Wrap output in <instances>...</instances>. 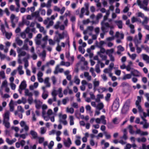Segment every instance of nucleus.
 <instances>
[{
  "mask_svg": "<svg viewBox=\"0 0 149 149\" xmlns=\"http://www.w3.org/2000/svg\"><path fill=\"white\" fill-rule=\"evenodd\" d=\"M148 0H143L141 2L140 0H137L136 3L140 8L143 9L145 11H147L148 10Z\"/></svg>",
  "mask_w": 149,
  "mask_h": 149,
  "instance_id": "f257e3e1",
  "label": "nucleus"
},
{
  "mask_svg": "<svg viewBox=\"0 0 149 149\" xmlns=\"http://www.w3.org/2000/svg\"><path fill=\"white\" fill-rule=\"evenodd\" d=\"M68 21L67 19H66L64 22V25L62 24L60 25L61 22L59 21H57L54 26V27L56 29L59 28L61 30H64L65 29V26H68Z\"/></svg>",
  "mask_w": 149,
  "mask_h": 149,
  "instance_id": "f03ea898",
  "label": "nucleus"
},
{
  "mask_svg": "<svg viewBox=\"0 0 149 149\" xmlns=\"http://www.w3.org/2000/svg\"><path fill=\"white\" fill-rule=\"evenodd\" d=\"M101 29L102 32L104 33H107L109 31L108 28H109L111 29H112L114 28L113 26H110L108 22L104 23L103 22H101Z\"/></svg>",
  "mask_w": 149,
  "mask_h": 149,
  "instance_id": "7ed1b4c3",
  "label": "nucleus"
},
{
  "mask_svg": "<svg viewBox=\"0 0 149 149\" xmlns=\"http://www.w3.org/2000/svg\"><path fill=\"white\" fill-rule=\"evenodd\" d=\"M58 116L59 118V122L63 123L64 125H67L68 124V122L66 120L67 118V115L66 114L63 115L61 113H59Z\"/></svg>",
  "mask_w": 149,
  "mask_h": 149,
  "instance_id": "20e7f679",
  "label": "nucleus"
},
{
  "mask_svg": "<svg viewBox=\"0 0 149 149\" xmlns=\"http://www.w3.org/2000/svg\"><path fill=\"white\" fill-rule=\"evenodd\" d=\"M142 35L140 32H139L138 34V37L137 35H136L133 40L135 46L139 45L141 42V38Z\"/></svg>",
  "mask_w": 149,
  "mask_h": 149,
  "instance_id": "39448f33",
  "label": "nucleus"
},
{
  "mask_svg": "<svg viewBox=\"0 0 149 149\" xmlns=\"http://www.w3.org/2000/svg\"><path fill=\"white\" fill-rule=\"evenodd\" d=\"M119 107V100L118 98H116L114 101L112 107V109L113 112L117 111Z\"/></svg>",
  "mask_w": 149,
  "mask_h": 149,
  "instance_id": "423d86ee",
  "label": "nucleus"
},
{
  "mask_svg": "<svg viewBox=\"0 0 149 149\" xmlns=\"http://www.w3.org/2000/svg\"><path fill=\"white\" fill-rule=\"evenodd\" d=\"M10 19L12 24L11 26L14 28L15 26V23H17L18 20V18L13 14H12L10 17Z\"/></svg>",
  "mask_w": 149,
  "mask_h": 149,
  "instance_id": "0eeeda50",
  "label": "nucleus"
},
{
  "mask_svg": "<svg viewBox=\"0 0 149 149\" xmlns=\"http://www.w3.org/2000/svg\"><path fill=\"white\" fill-rule=\"evenodd\" d=\"M1 31L3 34H5V36L7 38L10 39L12 35V33H8L6 32L5 30V27L3 24H1Z\"/></svg>",
  "mask_w": 149,
  "mask_h": 149,
  "instance_id": "6e6552de",
  "label": "nucleus"
},
{
  "mask_svg": "<svg viewBox=\"0 0 149 149\" xmlns=\"http://www.w3.org/2000/svg\"><path fill=\"white\" fill-rule=\"evenodd\" d=\"M20 125L22 129L24 130L26 132L29 130V127L26 123V122L24 121H22L20 123Z\"/></svg>",
  "mask_w": 149,
  "mask_h": 149,
  "instance_id": "1a4fd4ad",
  "label": "nucleus"
},
{
  "mask_svg": "<svg viewBox=\"0 0 149 149\" xmlns=\"http://www.w3.org/2000/svg\"><path fill=\"white\" fill-rule=\"evenodd\" d=\"M141 97L139 96L137 97V100L136 101L135 104L139 110L140 111H142L141 107L140 105V103L141 102Z\"/></svg>",
  "mask_w": 149,
  "mask_h": 149,
  "instance_id": "9d476101",
  "label": "nucleus"
},
{
  "mask_svg": "<svg viewBox=\"0 0 149 149\" xmlns=\"http://www.w3.org/2000/svg\"><path fill=\"white\" fill-rule=\"evenodd\" d=\"M65 9V8L64 7H62L61 9L57 6H54L53 8V10L54 11L60 12V13L61 15L63 14L64 12Z\"/></svg>",
  "mask_w": 149,
  "mask_h": 149,
  "instance_id": "9b49d317",
  "label": "nucleus"
},
{
  "mask_svg": "<svg viewBox=\"0 0 149 149\" xmlns=\"http://www.w3.org/2000/svg\"><path fill=\"white\" fill-rule=\"evenodd\" d=\"M93 90L95 91L96 90V88L98 87L100 84V81L97 79L95 78L93 81Z\"/></svg>",
  "mask_w": 149,
  "mask_h": 149,
  "instance_id": "f8f14e48",
  "label": "nucleus"
},
{
  "mask_svg": "<svg viewBox=\"0 0 149 149\" xmlns=\"http://www.w3.org/2000/svg\"><path fill=\"white\" fill-rule=\"evenodd\" d=\"M36 27L39 29V31L40 32L46 35L47 31L45 30L44 28L41 26L40 24L38 23H36Z\"/></svg>",
  "mask_w": 149,
  "mask_h": 149,
  "instance_id": "ddd939ff",
  "label": "nucleus"
},
{
  "mask_svg": "<svg viewBox=\"0 0 149 149\" xmlns=\"http://www.w3.org/2000/svg\"><path fill=\"white\" fill-rule=\"evenodd\" d=\"M64 145L65 147L69 148L72 144V142L70 138H67V140L64 139L63 141Z\"/></svg>",
  "mask_w": 149,
  "mask_h": 149,
  "instance_id": "4468645a",
  "label": "nucleus"
},
{
  "mask_svg": "<svg viewBox=\"0 0 149 149\" xmlns=\"http://www.w3.org/2000/svg\"><path fill=\"white\" fill-rule=\"evenodd\" d=\"M22 49H20L18 47L17 49V52L18 54V56L20 58L22 56H24L26 54V53L24 51L22 50Z\"/></svg>",
  "mask_w": 149,
  "mask_h": 149,
  "instance_id": "2eb2a0df",
  "label": "nucleus"
},
{
  "mask_svg": "<svg viewBox=\"0 0 149 149\" xmlns=\"http://www.w3.org/2000/svg\"><path fill=\"white\" fill-rule=\"evenodd\" d=\"M59 66V65H57L56 67L55 70L54 72V74H56L58 72L61 73L63 72V69L62 68H60Z\"/></svg>",
  "mask_w": 149,
  "mask_h": 149,
  "instance_id": "dca6fc26",
  "label": "nucleus"
},
{
  "mask_svg": "<svg viewBox=\"0 0 149 149\" xmlns=\"http://www.w3.org/2000/svg\"><path fill=\"white\" fill-rule=\"evenodd\" d=\"M10 112L9 111H6L3 115V121L9 120Z\"/></svg>",
  "mask_w": 149,
  "mask_h": 149,
  "instance_id": "f3484780",
  "label": "nucleus"
},
{
  "mask_svg": "<svg viewBox=\"0 0 149 149\" xmlns=\"http://www.w3.org/2000/svg\"><path fill=\"white\" fill-rule=\"evenodd\" d=\"M132 62L130 61L128 62V64L126 66V70L127 71H130L132 70L133 69L132 68Z\"/></svg>",
  "mask_w": 149,
  "mask_h": 149,
  "instance_id": "a211bd4d",
  "label": "nucleus"
},
{
  "mask_svg": "<svg viewBox=\"0 0 149 149\" xmlns=\"http://www.w3.org/2000/svg\"><path fill=\"white\" fill-rule=\"evenodd\" d=\"M27 85L26 83V81L25 80L23 81L20 84L19 88H21L24 90L26 89Z\"/></svg>",
  "mask_w": 149,
  "mask_h": 149,
  "instance_id": "6ab92c4d",
  "label": "nucleus"
},
{
  "mask_svg": "<svg viewBox=\"0 0 149 149\" xmlns=\"http://www.w3.org/2000/svg\"><path fill=\"white\" fill-rule=\"evenodd\" d=\"M131 74L132 75L134 76L139 77V72L137 70L134 69L131 71Z\"/></svg>",
  "mask_w": 149,
  "mask_h": 149,
  "instance_id": "aec40b11",
  "label": "nucleus"
},
{
  "mask_svg": "<svg viewBox=\"0 0 149 149\" xmlns=\"http://www.w3.org/2000/svg\"><path fill=\"white\" fill-rule=\"evenodd\" d=\"M30 133L33 139H36L38 138V134L35 131L33 130H31L30 131Z\"/></svg>",
  "mask_w": 149,
  "mask_h": 149,
  "instance_id": "412c9836",
  "label": "nucleus"
},
{
  "mask_svg": "<svg viewBox=\"0 0 149 149\" xmlns=\"http://www.w3.org/2000/svg\"><path fill=\"white\" fill-rule=\"evenodd\" d=\"M119 29H121L123 27L122 22L121 20H116L114 21Z\"/></svg>",
  "mask_w": 149,
  "mask_h": 149,
  "instance_id": "4be33fe9",
  "label": "nucleus"
},
{
  "mask_svg": "<svg viewBox=\"0 0 149 149\" xmlns=\"http://www.w3.org/2000/svg\"><path fill=\"white\" fill-rule=\"evenodd\" d=\"M142 56L143 59L146 61V63H149V56L146 54H143Z\"/></svg>",
  "mask_w": 149,
  "mask_h": 149,
  "instance_id": "5701e85b",
  "label": "nucleus"
},
{
  "mask_svg": "<svg viewBox=\"0 0 149 149\" xmlns=\"http://www.w3.org/2000/svg\"><path fill=\"white\" fill-rule=\"evenodd\" d=\"M23 67L22 65H19L17 68V71L20 75L23 74L24 73V72L22 70Z\"/></svg>",
  "mask_w": 149,
  "mask_h": 149,
  "instance_id": "b1692460",
  "label": "nucleus"
},
{
  "mask_svg": "<svg viewBox=\"0 0 149 149\" xmlns=\"http://www.w3.org/2000/svg\"><path fill=\"white\" fill-rule=\"evenodd\" d=\"M114 51V49L113 48H111L110 49H107L106 51V53L109 56L112 55Z\"/></svg>",
  "mask_w": 149,
  "mask_h": 149,
  "instance_id": "393cba45",
  "label": "nucleus"
},
{
  "mask_svg": "<svg viewBox=\"0 0 149 149\" xmlns=\"http://www.w3.org/2000/svg\"><path fill=\"white\" fill-rule=\"evenodd\" d=\"M49 77L46 78L44 81V84L46 85L47 87H49L51 86L50 83L49 82Z\"/></svg>",
  "mask_w": 149,
  "mask_h": 149,
  "instance_id": "a878e982",
  "label": "nucleus"
},
{
  "mask_svg": "<svg viewBox=\"0 0 149 149\" xmlns=\"http://www.w3.org/2000/svg\"><path fill=\"white\" fill-rule=\"evenodd\" d=\"M6 142L9 145H11L16 141V139L14 138L12 140H10L8 138L6 139Z\"/></svg>",
  "mask_w": 149,
  "mask_h": 149,
  "instance_id": "bb28decb",
  "label": "nucleus"
},
{
  "mask_svg": "<svg viewBox=\"0 0 149 149\" xmlns=\"http://www.w3.org/2000/svg\"><path fill=\"white\" fill-rule=\"evenodd\" d=\"M84 77L86 78L88 81H90L91 80L92 77L89 75L88 72H84Z\"/></svg>",
  "mask_w": 149,
  "mask_h": 149,
  "instance_id": "cd10ccee",
  "label": "nucleus"
},
{
  "mask_svg": "<svg viewBox=\"0 0 149 149\" xmlns=\"http://www.w3.org/2000/svg\"><path fill=\"white\" fill-rule=\"evenodd\" d=\"M99 103L97 105L96 108L99 110H101L104 107V105L103 103L102 102H98Z\"/></svg>",
  "mask_w": 149,
  "mask_h": 149,
  "instance_id": "c85d7f7f",
  "label": "nucleus"
},
{
  "mask_svg": "<svg viewBox=\"0 0 149 149\" xmlns=\"http://www.w3.org/2000/svg\"><path fill=\"white\" fill-rule=\"evenodd\" d=\"M111 71V69L106 68L104 70L103 72L105 73H108L109 76H111V75H112Z\"/></svg>",
  "mask_w": 149,
  "mask_h": 149,
  "instance_id": "c756f323",
  "label": "nucleus"
},
{
  "mask_svg": "<svg viewBox=\"0 0 149 149\" xmlns=\"http://www.w3.org/2000/svg\"><path fill=\"white\" fill-rule=\"evenodd\" d=\"M10 110V111H13L14 110V107L13 105V102L12 100H11L9 104Z\"/></svg>",
  "mask_w": 149,
  "mask_h": 149,
  "instance_id": "7c9ffc66",
  "label": "nucleus"
},
{
  "mask_svg": "<svg viewBox=\"0 0 149 149\" xmlns=\"http://www.w3.org/2000/svg\"><path fill=\"white\" fill-rule=\"evenodd\" d=\"M70 63L69 62H65L63 61H62L60 63V65L65 66L67 67L69 66L70 65Z\"/></svg>",
  "mask_w": 149,
  "mask_h": 149,
  "instance_id": "2f4dec72",
  "label": "nucleus"
},
{
  "mask_svg": "<svg viewBox=\"0 0 149 149\" xmlns=\"http://www.w3.org/2000/svg\"><path fill=\"white\" fill-rule=\"evenodd\" d=\"M89 143L90 145L92 146H95V147L96 148L97 146V142H95L93 139H91L90 140Z\"/></svg>",
  "mask_w": 149,
  "mask_h": 149,
  "instance_id": "473e14b6",
  "label": "nucleus"
},
{
  "mask_svg": "<svg viewBox=\"0 0 149 149\" xmlns=\"http://www.w3.org/2000/svg\"><path fill=\"white\" fill-rule=\"evenodd\" d=\"M103 95L102 94H98L97 95V98L95 99L96 102H99L100 101V99L103 98Z\"/></svg>",
  "mask_w": 149,
  "mask_h": 149,
  "instance_id": "72a5a7b5",
  "label": "nucleus"
},
{
  "mask_svg": "<svg viewBox=\"0 0 149 149\" xmlns=\"http://www.w3.org/2000/svg\"><path fill=\"white\" fill-rule=\"evenodd\" d=\"M3 124L7 129L9 128L10 127V125L9 120L3 121Z\"/></svg>",
  "mask_w": 149,
  "mask_h": 149,
  "instance_id": "f704fd0d",
  "label": "nucleus"
},
{
  "mask_svg": "<svg viewBox=\"0 0 149 149\" xmlns=\"http://www.w3.org/2000/svg\"><path fill=\"white\" fill-rule=\"evenodd\" d=\"M15 41L17 43L19 46L22 45L23 44V41L20 40L19 37H16L15 39Z\"/></svg>",
  "mask_w": 149,
  "mask_h": 149,
  "instance_id": "c9c22d12",
  "label": "nucleus"
},
{
  "mask_svg": "<svg viewBox=\"0 0 149 149\" xmlns=\"http://www.w3.org/2000/svg\"><path fill=\"white\" fill-rule=\"evenodd\" d=\"M34 102L36 104V107L37 109L40 108L41 105L42 104V102L39 100H35Z\"/></svg>",
  "mask_w": 149,
  "mask_h": 149,
  "instance_id": "e433bc0d",
  "label": "nucleus"
},
{
  "mask_svg": "<svg viewBox=\"0 0 149 149\" xmlns=\"http://www.w3.org/2000/svg\"><path fill=\"white\" fill-rule=\"evenodd\" d=\"M38 85V83L37 82L34 83L33 85H31L29 86V89L31 90H33L34 88H37Z\"/></svg>",
  "mask_w": 149,
  "mask_h": 149,
  "instance_id": "4c0bfd02",
  "label": "nucleus"
},
{
  "mask_svg": "<svg viewBox=\"0 0 149 149\" xmlns=\"http://www.w3.org/2000/svg\"><path fill=\"white\" fill-rule=\"evenodd\" d=\"M0 94L1 95V97L3 99H6L9 98L10 97V95L8 94H3L2 91H0Z\"/></svg>",
  "mask_w": 149,
  "mask_h": 149,
  "instance_id": "58836bf2",
  "label": "nucleus"
},
{
  "mask_svg": "<svg viewBox=\"0 0 149 149\" xmlns=\"http://www.w3.org/2000/svg\"><path fill=\"white\" fill-rule=\"evenodd\" d=\"M24 93L26 96H27L29 97H32L33 95L32 93L30 92L28 89H26L25 90Z\"/></svg>",
  "mask_w": 149,
  "mask_h": 149,
  "instance_id": "ea45409f",
  "label": "nucleus"
},
{
  "mask_svg": "<svg viewBox=\"0 0 149 149\" xmlns=\"http://www.w3.org/2000/svg\"><path fill=\"white\" fill-rule=\"evenodd\" d=\"M55 61L54 60H51L50 61L46 63V66L47 67H49L50 65H53L55 64Z\"/></svg>",
  "mask_w": 149,
  "mask_h": 149,
  "instance_id": "a19ab883",
  "label": "nucleus"
},
{
  "mask_svg": "<svg viewBox=\"0 0 149 149\" xmlns=\"http://www.w3.org/2000/svg\"><path fill=\"white\" fill-rule=\"evenodd\" d=\"M132 77L131 74H127L125 75L122 78L123 80H125L127 79H130Z\"/></svg>",
  "mask_w": 149,
  "mask_h": 149,
  "instance_id": "79ce46f5",
  "label": "nucleus"
},
{
  "mask_svg": "<svg viewBox=\"0 0 149 149\" xmlns=\"http://www.w3.org/2000/svg\"><path fill=\"white\" fill-rule=\"evenodd\" d=\"M66 112L68 113L72 114L74 112V109L72 108L67 107L66 108Z\"/></svg>",
  "mask_w": 149,
  "mask_h": 149,
  "instance_id": "37998d69",
  "label": "nucleus"
},
{
  "mask_svg": "<svg viewBox=\"0 0 149 149\" xmlns=\"http://www.w3.org/2000/svg\"><path fill=\"white\" fill-rule=\"evenodd\" d=\"M112 121L113 123L114 124H119L120 121V119L117 117H116L114 118L112 120Z\"/></svg>",
  "mask_w": 149,
  "mask_h": 149,
  "instance_id": "c03bdc74",
  "label": "nucleus"
},
{
  "mask_svg": "<svg viewBox=\"0 0 149 149\" xmlns=\"http://www.w3.org/2000/svg\"><path fill=\"white\" fill-rule=\"evenodd\" d=\"M127 54L133 60H134L137 56L136 54H133L131 55L129 52H127Z\"/></svg>",
  "mask_w": 149,
  "mask_h": 149,
  "instance_id": "a18cd8bd",
  "label": "nucleus"
},
{
  "mask_svg": "<svg viewBox=\"0 0 149 149\" xmlns=\"http://www.w3.org/2000/svg\"><path fill=\"white\" fill-rule=\"evenodd\" d=\"M100 121L104 125H105L106 124V121L105 120V117L104 116H102L100 117Z\"/></svg>",
  "mask_w": 149,
  "mask_h": 149,
  "instance_id": "49530a36",
  "label": "nucleus"
},
{
  "mask_svg": "<svg viewBox=\"0 0 149 149\" xmlns=\"http://www.w3.org/2000/svg\"><path fill=\"white\" fill-rule=\"evenodd\" d=\"M70 120V125H73L74 124V117L73 116H69Z\"/></svg>",
  "mask_w": 149,
  "mask_h": 149,
  "instance_id": "de8ad7c7",
  "label": "nucleus"
},
{
  "mask_svg": "<svg viewBox=\"0 0 149 149\" xmlns=\"http://www.w3.org/2000/svg\"><path fill=\"white\" fill-rule=\"evenodd\" d=\"M129 107L126 106L124 105L123 106L122 109V111L123 113H125L129 110Z\"/></svg>",
  "mask_w": 149,
  "mask_h": 149,
  "instance_id": "09e8293b",
  "label": "nucleus"
},
{
  "mask_svg": "<svg viewBox=\"0 0 149 149\" xmlns=\"http://www.w3.org/2000/svg\"><path fill=\"white\" fill-rule=\"evenodd\" d=\"M97 54L101 58L102 60H106L107 59V56L100 54V52H97Z\"/></svg>",
  "mask_w": 149,
  "mask_h": 149,
  "instance_id": "8fccbe9b",
  "label": "nucleus"
},
{
  "mask_svg": "<svg viewBox=\"0 0 149 149\" xmlns=\"http://www.w3.org/2000/svg\"><path fill=\"white\" fill-rule=\"evenodd\" d=\"M7 84V81L6 80H5L3 81L2 82L1 85V89H2L3 88V87H6L8 86Z\"/></svg>",
  "mask_w": 149,
  "mask_h": 149,
  "instance_id": "3c124183",
  "label": "nucleus"
},
{
  "mask_svg": "<svg viewBox=\"0 0 149 149\" xmlns=\"http://www.w3.org/2000/svg\"><path fill=\"white\" fill-rule=\"evenodd\" d=\"M74 82L77 85H79L80 83V80L78 76H75L74 77Z\"/></svg>",
  "mask_w": 149,
  "mask_h": 149,
  "instance_id": "603ef678",
  "label": "nucleus"
},
{
  "mask_svg": "<svg viewBox=\"0 0 149 149\" xmlns=\"http://www.w3.org/2000/svg\"><path fill=\"white\" fill-rule=\"evenodd\" d=\"M57 91L55 89L53 90V91L52 93V95L53 96V97H54V100H56V96L57 95Z\"/></svg>",
  "mask_w": 149,
  "mask_h": 149,
  "instance_id": "864d4df0",
  "label": "nucleus"
},
{
  "mask_svg": "<svg viewBox=\"0 0 149 149\" xmlns=\"http://www.w3.org/2000/svg\"><path fill=\"white\" fill-rule=\"evenodd\" d=\"M137 139V141L139 143L141 142H146V138L144 137H143L141 138H138Z\"/></svg>",
  "mask_w": 149,
  "mask_h": 149,
  "instance_id": "5fc2aeb1",
  "label": "nucleus"
},
{
  "mask_svg": "<svg viewBox=\"0 0 149 149\" xmlns=\"http://www.w3.org/2000/svg\"><path fill=\"white\" fill-rule=\"evenodd\" d=\"M129 27L130 28V33H132L134 34L135 33V30L134 29V25L132 24L129 25Z\"/></svg>",
  "mask_w": 149,
  "mask_h": 149,
  "instance_id": "6e6d98bb",
  "label": "nucleus"
},
{
  "mask_svg": "<svg viewBox=\"0 0 149 149\" xmlns=\"http://www.w3.org/2000/svg\"><path fill=\"white\" fill-rule=\"evenodd\" d=\"M46 129L44 127H41L40 128V133L41 134H44L46 132Z\"/></svg>",
  "mask_w": 149,
  "mask_h": 149,
  "instance_id": "4d7b16f0",
  "label": "nucleus"
},
{
  "mask_svg": "<svg viewBox=\"0 0 149 149\" xmlns=\"http://www.w3.org/2000/svg\"><path fill=\"white\" fill-rule=\"evenodd\" d=\"M128 127L129 130V132L131 134H133L135 132L133 130L132 126L131 125H129Z\"/></svg>",
  "mask_w": 149,
  "mask_h": 149,
  "instance_id": "13d9d810",
  "label": "nucleus"
},
{
  "mask_svg": "<svg viewBox=\"0 0 149 149\" xmlns=\"http://www.w3.org/2000/svg\"><path fill=\"white\" fill-rule=\"evenodd\" d=\"M33 17H35L36 18H37L39 17L40 15L39 14V12L38 11H37L32 13Z\"/></svg>",
  "mask_w": 149,
  "mask_h": 149,
  "instance_id": "bf43d9fd",
  "label": "nucleus"
},
{
  "mask_svg": "<svg viewBox=\"0 0 149 149\" xmlns=\"http://www.w3.org/2000/svg\"><path fill=\"white\" fill-rule=\"evenodd\" d=\"M106 88L104 87H100L97 90L100 93H102L106 91Z\"/></svg>",
  "mask_w": 149,
  "mask_h": 149,
  "instance_id": "052dcab7",
  "label": "nucleus"
},
{
  "mask_svg": "<svg viewBox=\"0 0 149 149\" xmlns=\"http://www.w3.org/2000/svg\"><path fill=\"white\" fill-rule=\"evenodd\" d=\"M49 44L51 46H54L55 44V41L52 39H50L48 40Z\"/></svg>",
  "mask_w": 149,
  "mask_h": 149,
  "instance_id": "680f3d73",
  "label": "nucleus"
},
{
  "mask_svg": "<svg viewBox=\"0 0 149 149\" xmlns=\"http://www.w3.org/2000/svg\"><path fill=\"white\" fill-rule=\"evenodd\" d=\"M47 115L50 116L51 115H54V113L53 112L52 110L50 109L48 110L47 112Z\"/></svg>",
  "mask_w": 149,
  "mask_h": 149,
  "instance_id": "e2e57ef3",
  "label": "nucleus"
},
{
  "mask_svg": "<svg viewBox=\"0 0 149 149\" xmlns=\"http://www.w3.org/2000/svg\"><path fill=\"white\" fill-rule=\"evenodd\" d=\"M148 19L147 17H144V19L143 21L142 22V24L144 26V25H146L148 23Z\"/></svg>",
  "mask_w": 149,
  "mask_h": 149,
  "instance_id": "0e129e2a",
  "label": "nucleus"
},
{
  "mask_svg": "<svg viewBox=\"0 0 149 149\" xmlns=\"http://www.w3.org/2000/svg\"><path fill=\"white\" fill-rule=\"evenodd\" d=\"M131 102V100L130 99H128L126 101L124 105L129 107Z\"/></svg>",
  "mask_w": 149,
  "mask_h": 149,
  "instance_id": "69168bd1",
  "label": "nucleus"
},
{
  "mask_svg": "<svg viewBox=\"0 0 149 149\" xmlns=\"http://www.w3.org/2000/svg\"><path fill=\"white\" fill-rule=\"evenodd\" d=\"M95 70L96 72L97 73H100V68L99 65V64H96L95 66Z\"/></svg>",
  "mask_w": 149,
  "mask_h": 149,
  "instance_id": "338daca9",
  "label": "nucleus"
},
{
  "mask_svg": "<svg viewBox=\"0 0 149 149\" xmlns=\"http://www.w3.org/2000/svg\"><path fill=\"white\" fill-rule=\"evenodd\" d=\"M48 96L47 92H43L42 95V97L44 99H46Z\"/></svg>",
  "mask_w": 149,
  "mask_h": 149,
  "instance_id": "774afa93",
  "label": "nucleus"
}]
</instances>
